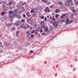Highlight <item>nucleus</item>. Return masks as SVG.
<instances>
[{"label":"nucleus","instance_id":"nucleus-1","mask_svg":"<svg viewBox=\"0 0 78 78\" xmlns=\"http://www.w3.org/2000/svg\"><path fill=\"white\" fill-rule=\"evenodd\" d=\"M8 13L9 14V17L12 19L13 18L15 17L16 16H17V13L16 12H15L13 13V12L12 11H9L8 12Z\"/></svg>","mask_w":78,"mask_h":78},{"label":"nucleus","instance_id":"nucleus-2","mask_svg":"<svg viewBox=\"0 0 78 78\" xmlns=\"http://www.w3.org/2000/svg\"><path fill=\"white\" fill-rule=\"evenodd\" d=\"M67 2H68V3H69L70 5H73V2L72 0H68L67 1Z\"/></svg>","mask_w":78,"mask_h":78},{"label":"nucleus","instance_id":"nucleus-3","mask_svg":"<svg viewBox=\"0 0 78 78\" xmlns=\"http://www.w3.org/2000/svg\"><path fill=\"white\" fill-rule=\"evenodd\" d=\"M50 9H48V7H46L45 9V12H46V11H47L48 12H50Z\"/></svg>","mask_w":78,"mask_h":78},{"label":"nucleus","instance_id":"nucleus-4","mask_svg":"<svg viewBox=\"0 0 78 78\" xmlns=\"http://www.w3.org/2000/svg\"><path fill=\"white\" fill-rule=\"evenodd\" d=\"M12 23H7L5 26L6 27H9V26H12Z\"/></svg>","mask_w":78,"mask_h":78},{"label":"nucleus","instance_id":"nucleus-5","mask_svg":"<svg viewBox=\"0 0 78 78\" xmlns=\"http://www.w3.org/2000/svg\"><path fill=\"white\" fill-rule=\"evenodd\" d=\"M66 23L67 25H69V19L67 18L66 19Z\"/></svg>","mask_w":78,"mask_h":78},{"label":"nucleus","instance_id":"nucleus-6","mask_svg":"<svg viewBox=\"0 0 78 78\" xmlns=\"http://www.w3.org/2000/svg\"><path fill=\"white\" fill-rule=\"evenodd\" d=\"M44 23H45V22L43 21H42L40 23V24L41 26H44Z\"/></svg>","mask_w":78,"mask_h":78},{"label":"nucleus","instance_id":"nucleus-7","mask_svg":"<svg viewBox=\"0 0 78 78\" xmlns=\"http://www.w3.org/2000/svg\"><path fill=\"white\" fill-rule=\"evenodd\" d=\"M44 31L45 32H47V31H48V27H44Z\"/></svg>","mask_w":78,"mask_h":78},{"label":"nucleus","instance_id":"nucleus-8","mask_svg":"<svg viewBox=\"0 0 78 78\" xmlns=\"http://www.w3.org/2000/svg\"><path fill=\"white\" fill-rule=\"evenodd\" d=\"M13 24L16 26H19V24L18 22H16L15 23H14Z\"/></svg>","mask_w":78,"mask_h":78},{"label":"nucleus","instance_id":"nucleus-9","mask_svg":"<svg viewBox=\"0 0 78 78\" xmlns=\"http://www.w3.org/2000/svg\"><path fill=\"white\" fill-rule=\"evenodd\" d=\"M26 15L27 16V17H30V12H27L26 13Z\"/></svg>","mask_w":78,"mask_h":78},{"label":"nucleus","instance_id":"nucleus-10","mask_svg":"<svg viewBox=\"0 0 78 78\" xmlns=\"http://www.w3.org/2000/svg\"><path fill=\"white\" fill-rule=\"evenodd\" d=\"M63 16H64V17H66V14H63L62 16H61L60 18L61 19H62Z\"/></svg>","mask_w":78,"mask_h":78},{"label":"nucleus","instance_id":"nucleus-11","mask_svg":"<svg viewBox=\"0 0 78 78\" xmlns=\"http://www.w3.org/2000/svg\"><path fill=\"white\" fill-rule=\"evenodd\" d=\"M30 19H29V18L27 19V23H30Z\"/></svg>","mask_w":78,"mask_h":78},{"label":"nucleus","instance_id":"nucleus-12","mask_svg":"<svg viewBox=\"0 0 78 78\" xmlns=\"http://www.w3.org/2000/svg\"><path fill=\"white\" fill-rule=\"evenodd\" d=\"M5 14V12H2L1 13V15H2V16H4Z\"/></svg>","mask_w":78,"mask_h":78},{"label":"nucleus","instance_id":"nucleus-13","mask_svg":"<svg viewBox=\"0 0 78 78\" xmlns=\"http://www.w3.org/2000/svg\"><path fill=\"white\" fill-rule=\"evenodd\" d=\"M42 2L43 3H47L46 0H42Z\"/></svg>","mask_w":78,"mask_h":78},{"label":"nucleus","instance_id":"nucleus-14","mask_svg":"<svg viewBox=\"0 0 78 78\" xmlns=\"http://www.w3.org/2000/svg\"><path fill=\"white\" fill-rule=\"evenodd\" d=\"M72 22H73V20H70V21L69 22V24H70V23H71Z\"/></svg>","mask_w":78,"mask_h":78},{"label":"nucleus","instance_id":"nucleus-15","mask_svg":"<svg viewBox=\"0 0 78 78\" xmlns=\"http://www.w3.org/2000/svg\"><path fill=\"white\" fill-rule=\"evenodd\" d=\"M16 30V28L14 27H13L12 29V31H13V30Z\"/></svg>","mask_w":78,"mask_h":78},{"label":"nucleus","instance_id":"nucleus-16","mask_svg":"<svg viewBox=\"0 0 78 78\" xmlns=\"http://www.w3.org/2000/svg\"><path fill=\"white\" fill-rule=\"evenodd\" d=\"M21 22H23V23L25 22L24 21V19H21Z\"/></svg>","mask_w":78,"mask_h":78},{"label":"nucleus","instance_id":"nucleus-17","mask_svg":"<svg viewBox=\"0 0 78 78\" xmlns=\"http://www.w3.org/2000/svg\"><path fill=\"white\" fill-rule=\"evenodd\" d=\"M62 2H59L58 3V4H59V5H62Z\"/></svg>","mask_w":78,"mask_h":78},{"label":"nucleus","instance_id":"nucleus-18","mask_svg":"<svg viewBox=\"0 0 78 78\" xmlns=\"http://www.w3.org/2000/svg\"><path fill=\"white\" fill-rule=\"evenodd\" d=\"M58 9H57L55 11V12L56 13H57L58 12H59V10H58V11H58Z\"/></svg>","mask_w":78,"mask_h":78},{"label":"nucleus","instance_id":"nucleus-19","mask_svg":"<svg viewBox=\"0 0 78 78\" xmlns=\"http://www.w3.org/2000/svg\"><path fill=\"white\" fill-rule=\"evenodd\" d=\"M31 13H32V12H34V11L32 9L30 11Z\"/></svg>","mask_w":78,"mask_h":78},{"label":"nucleus","instance_id":"nucleus-20","mask_svg":"<svg viewBox=\"0 0 78 78\" xmlns=\"http://www.w3.org/2000/svg\"><path fill=\"white\" fill-rule=\"evenodd\" d=\"M30 33V31H27V32L26 33V34L28 35L29 33Z\"/></svg>","mask_w":78,"mask_h":78},{"label":"nucleus","instance_id":"nucleus-21","mask_svg":"<svg viewBox=\"0 0 78 78\" xmlns=\"http://www.w3.org/2000/svg\"><path fill=\"white\" fill-rule=\"evenodd\" d=\"M35 31V30H33L32 32H31V34H33V33H34Z\"/></svg>","mask_w":78,"mask_h":78},{"label":"nucleus","instance_id":"nucleus-22","mask_svg":"<svg viewBox=\"0 0 78 78\" xmlns=\"http://www.w3.org/2000/svg\"><path fill=\"white\" fill-rule=\"evenodd\" d=\"M58 16H59V15L56 14L55 16L56 18H58Z\"/></svg>","mask_w":78,"mask_h":78},{"label":"nucleus","instance_id":"nucleus-23","mask_svg":"<svg viewBox=\"0 0 78 78\" xmlns=\"http://www.w3.org/2000/svg\"><path fill=\"white\" fill-rule=\"evenodd\" d=\"M75 3L76 5H78V1L76 2Z\"/></svg>","mask_w":78,"mask_h":78},{"label":"nucleus","instance_id":"nucleus-24","mask_svg":"<svg viewBox=\"0 0 78 78\" xmlns=\"http://www.w3.org/2000/svg\"><path fill=\"white\" fill-rule=\"evenodd\" d=\"M23 16L24 18H25V17H26V16H25V14H23Z\"/></svg>","mask_w":78,"mask_h":78},{"label":"nucleus","instance_id":"nucleus-25","mask_svg":"<svg viewBox=\"0 0 78 78\" xmlns=\"http://www.w3.org/2000/svg\"><path fill=\"white\" fill-rule=\"evenodd\" d=\"M31 37L32 38H33V37H34V35H32L31 36Z\"/></svg>","mask_w":78,"mask_h":78},{"label":"nucleus","instance_id":"nucleus-26","mask_svg":"<svg viewBox=\"0 0 78 78\" xmlns=\"http://www.w3.org/2000/svg\"><path fill=\"white\" fill-rule=\"evenodd\" d=\"M19 31H18L16 32V36H17L18 35V34H19Z\"/></svg>","mask_w":78,"mask_h":78},{"label":"nucleus","instance_id":"nucleus-27","mask_svg":"<svg viewBox=\"0 0 78 78\" xmlns=\"http://www.w3.org/2000/svg\"><path fill=\"white\" fill-rule=\"evenodd\" d=\"M53 8V5H51L50 7V8Z\"/></svg>","mask_w":78,"mask_h":78},{"label":"nucleus","instance_id":"nucleus-28","mask_svg":"<svg viewBox=\"0 0 78 78\" xmlns=\"http://www.w3.org/2000/svg\"><path fill=\"white\" fill-rule=\"evenodd\" d=\"M2 8H4L5 6V5L4 4L2 5Z\"/></svg>","mask_w":78,"mask_h":78},{"label":"nucleus","instance_id":"nucleus-29","mask_svg":"<svg viewBox=\"0 0 78 78\" xmlns=\"http://www.w3.org/2000/svg\"><path fill=\"white\" fill-rule=\"evenodd\" d=\"M34 52L33 51H30V53H33V52Z\"/></svg>","mask_w":78,"mask_h":78},{"label":"nucleus","instance_id":"nucleus-30","mask_svg":"<svg viewBox=\"0 0 78 78\" xmlns=\"http://www.w3.org/2000/svg\"><path fill=\"white\" fill-rule=\"evenodd\" d=\"M51 4V2H48V4H47V5H50Z\"/></svg>","mask_w":78,"mask_h":78},{"label":"nucleus","instance_id":"nucleus-31","mask_svg":"<svg viewBox=\"0 0 78 78\" xmlns=\"http://www.w3.org/2000/svg\"><path fill=\"white\" fill-rule=\"evenodd\" d=\"M41 35H45V33H43L41 34Z\"/></svg>","mask_w":78,"mask_h":78},{"label":"nucleus","instance_id":"nucleus-32","mask_svg":"<svg viewBox=\"0 0 78 78\" xmlns=\"http://www.w3.org/2000/svg\"><path fill=\"white\" fill-rule=\"evenodd\" d=\"M20 27L21 28H23V27H24V26H22V25H21V26H20Z\"/></svg>","mask_w":78,"mask_h":78},{"label":"nucleus","instance_id":"nucleus-33","mask_svg":"<svg viewBox=\"0 0 78 78\" xmlns=\"http://www.w3.org/2000/svg\"><path fill=\"white\" fill-rule=\"evenodd\" d=\"M2 3H3V4L5 3V1H2Z\"/></svg>","mask_w":78,"mask_h":78},{"label":"nucleus","instance_id":"nucleus-34","mask_svg":"<svg viewBox=\"0 0 78 78\" xmlns=\"http://www.w3.org/2000/svg\"><path fill=\"white\" fill-rule=\"evenodd\" d=\"M12 3V2H9V5H11Z\"/></svg>","mask_w":78,"mask_h":78},{"label":"nucleus","instance_id":"nucleus-35","mask_svg":"<svg viewBox=\"0 0 78 78\" xmlns=\"http://www.w3.org/2000/svg\"><path fill=\"white\" fill-rule=\"evenodd\" d=\"M44 20L45 21H47V17H45L44 18Z\"/></svg>","mask_w":78,"mask_h":78},{"label":"nucleus","instance_id":"nucleus-36","mask_svg":"<svg viewBox=\"0 0 78 78\" xmlns=\"http://www.w3.org/2000/svg\"><path fill=\"white\" fill-rule=\"evenodd\" d=\"M72 11H73V12H75V10L73 9L72 10Z\"/></svg>","mask_w":78,"mask_h":78},{"label":"nucleus","instance_id":"nucleus-37","mask_svg":"<svg viewBox=\"0 0 78 78\" xmlns=\"http://www.w3.org/2000/svg\"><path fill=\"white\" fill-rule=\"evenodd\" d=\"M44 16H41V19H44Z\"/></svg>","mask_w":78,"mask_h":78},{"label":"nucleus","instance_id":"nucleus-38","mask_svg":"<svg viewBox=\"0 0 78 78\" xmlns=\"http://www.w3.org/2000/svg\"><path fill=\"white\" fill-rule=\"evenodd\" d=\"M43 31L42 30H41V31H40V32L41 33V32H42Z\"/></svg>","mask_w":78,"mask_h":78},{"label":"nucleus","instance_id":"nucleus-39","mask_svg":"<svg viewBox=\"0 0 78 78\" xmlns=\"http://www.w3.org/2000/svg\"><path fill=\"white\" fill-rule=\"evenodd\" d=\"M53 26H55V23H53Z\"/></svg>","mask_w":78,"mask_h":78},{"label":"nucleus","instance_id":"nucleus-40","mask_svg":"<svg viewBox=\"0 0 78 78\" xmlns=\"http://www.w3.org/2000/svg\"><path fill=\"white\" fill-rule=\"evenodd\" d=\"M32 27H30V30H32Z\"/></svg>","mask_w":78,"mask_h":78},{"label":"nucleus","instance_id":"nucleus-41","mask_svg":"<svg viewBox=\"0 0 78 78\" xmlns=\"http://www.w3.org/2000/svg\"><path fill=\"white\" fill-rule=\"evenodd\" d=\"M55 27H57L58 26V24H57L56 25H55Z\"/></svg>","mask_w":78,"mask_h":78},{"label":"nucleus","instance_id":"nucleus-42","mask_svg":"<svg viewBox=\"0 0 78 78\" xmlns=\"http://www.w3.org/2000/svg\"><path fill=\"white\" fill-rule=\"evenodd\" d=\"M72 17H73V13H72V15H71Z\"/></svg>","mask_w":78,"mask_h":78},{"label":"nucleus","instance_id":"nucleus-43","mask_svg":"<svg viewBox=\"0 0 78 78\" xmlns=\"http://www.w3.org/2000/svg\"><path fill=\"white\" fill-rule=\"evenodd\" d=\"M24 4H25V5H27V3H26V2H24Z\"/></svg>","mask_w":78,"mask_h":78},{"label":"nucleus","instance_id":"nucleus-44","mask_svg":"<svg viewBox=\"0 0 78 78\" xmlns=\"http://www.w3.org/2000/svg\"><path fill=\"white\" fill-rule=\"evenodd\" d=\"M62 22H65V20H63Z\"/></svg>","mask_w":78,"mask_h":78},{"label":"nucleus","instance_id":"nucleus-45","mask_svg":"<svg viewBox=\"0 0 78 78\" xmlns=\"http://www.w3.org/2000/svg\"><path fill=\"white\" fill-rule=\"evenodd\" d=\"M75 70H76V68H74V69L73 70H74V71H75Z\"/></svg>","mask_w":78,"mask_h":78},{"label":"nucleus","instance_id":"nucleus-46","mask_svg":"<svg viewBox=\"0 0 78 78\" xmlns=\"http://www.w3.org/2000/svg\"><path fill=\"white\" fill-rule=\"evenodd\" d=\"M52 15H55V13H52Z\"/></svg>","mask_w":78,"mask_h":78},{"label":"nucleus","instance_id":"nucleus-47","mask_svg":"<svg viewBox=\"0 0 78 78\" xmlns=\"http://www.w3.org/2000/svg\"><path fill=\"white\" fill-rule=\"evenodd\" d=\"M35 33H36V34H37V31H36V32H35Z\"/></svg>","mask_w":78,"mask_h":78},{"label":"nucleus","instance_id":"nucleus-48","mask_svg":"<svg viewBox=\"0 0 78 78\" xmlns=\"http://www.w3.org/2000/svg\"><path fill=\"white\" fill-rule=\"evenodd\" d=\"M30 23V25H32V23Z\"/></svg>","mask_w":78,"mask_h":78},{"label":"nucleus","instance_id":"nucleus-49","mask_svg":"<svg viewBox=\"0 0 78 78\" xmlns=\"http://www.w3.org/2000/svg\"><path fill=\"white\" fill-rule=\"evenodd\" d=\"M24 28H26V27L25 26L23 27Z\"/></svg>","mask_w":78,"mask_h":78},{"label":"nucleus","instance_id":"nucleus-50","mask_svg":"<svg viewBox=\"0 0 78 78\" xmlns=\"http://www.w3.org/2000/svg\"><path fill=\"white\" fill-rule=\"evenodd\" d=\"M53 20H55V19H53Z\"/></svg>","mask_w":78,"mask_h":78},{"label":"nucleus","instance_id":"nucleus-51","mask_svg":"<svg viewBox=\"0 0 78 78\" xmlns=\"http://www.w3.org/2000/svg\"><path fill=\"white\" fill-rule=\"evenodd\" d=\"M47 17H48V18L49 17V16H47Z\"/></svg>","mask_w":78,"mask_h":78},{"label":"nucleus","instance_id":"nucleus-52","mask_svg":"<svg viewBox=\"0 0 78 78\" xmlns=\"http://www.w3.org/2000/svg\"><path fill=\"white\" fill-rule=\"evenodd\" d=\"M1 47H3V46H2V45H1Z\"/></svg>","mask_w":78,"mask_h":78},{"label":"nucleus","instance_id":"nucleus-53","mask_svg":"<svg viewBox=\"0 0 78 78\" xmlns=\"http://www.w3.org/2000/svg\"><path fill=\"white\" fill-rule=\"evenodd\" d=\"M74 8H75V7H73V9H74Z\"/></svg>","mask_w":78,"mask_h":78},{"label":"nucleus","instance_id":"nucleus-54","mask_svg":"<svg viewBox=\"0 0 78 78\" xmlns=\"http://www.w3.org/2000/svg\"><path fill=\"white\" fill-rule=\"evenodd\" d=\"M27 45H30V44H29L28 43V44H27Z\"/></svg>","mask_w":78,"mask_h":78},{"label":"nucleus","instance_id":"nucleus-55","mask_svg":"<svg viewBox=\"0 0 78 78\" xmlns=\"http://www.w3.org/2000/svg\"><path fill=\"white\" fill-rule=\"evenodd\" d=\"M12 9V7H11L10 8V9Z\"/></svg>","mask_w":78,"mask_h":78},{"label":"nucleus","instance_id":"nucleus-56","mask_svg":"<svg viewBox=\"0 0 78 78\" xmlns=\"http://www.w3.org/2000/svg\"><path fill=\"white\" fill-rule=\"evenodd\" d=\"M27 37H28V35L27 34Z\"/></svg>","mask_w":78,"mask_h":78},{"label":"nucleus","instance_id":"nucleus-57","mask_svg":"<svg viewBox=\"0 0 78 78\" xmlns=\"http://www.w3.org/2000/svg\"><path fill=\"white\" fill-rule=\"evenodd\" d=\"M63 5H62L61 6V7H63Z\"/></svg>","mask_w":78,"mask_h":78},{"label":"nucleus","instance_id":"nucleus-58","mask_svg":"<svg viewBox=\"0 0 78 78\" xmlns=\"http://www.w3.org/2000/svg\"><path fill=\"white\" fill-rule=\"evenodd\" d=\"M27 27H30V26H29V25H28Z\"/></svg>","mask_w":78,"mask_h":78},{"label":"nucleus","instance_id":"nucleus-59","mask_svg":"<svg viewBox=\"0 0 78 78\" xmlns=\"http://www.w3.org/2000/svg\"><path fill=\"white\" fill-rule=\"evenodd\" d=\"M0 44H2V43L0 42Z\"/></svg>","mask_w":78,"mask_h":78},{"label":"nucleus","instance_id":"nucleus-60","mask_svg":"<svg viewBox=\"0 0 78 78\" xmlns=\"http://www.w3.org/2000/svg\"><path fill=\"white\" fill-rule=\"evenodd\" d=\"M37 0V1H38V2H39V1H40V0Z\"/></svg>","mask_w":78,"mask_h":78},{"label":"nucleus","instance_id":"nucleus-61","mask_svg":"<svg viewBox=\"0 0 78 78\" xmlns=\"http://www.w3.org/2000/svg\"><path fill=\"white\" fill-rule=\"evenodd\" d=\"M75 60V61H77V59H76Z\"/></svg>","mask_w":78,"mask_h":78},{"label":"nucleus","instance_id":"nucleus-62","mask_svg":"<svg viewBox=\"0 0 78 78\" xmlns=\"http://www.w3.org/2000/svg\"><path fill=\"white\" fill-rule=\"evenodd\" d=\"M31 35V34H28V35Z\"/></svg>","mask_w":78,"mask_h":78},{"label":"nucleus","instance_id":"nucleus-63","mask_svg":"<svg viewBox=\"0 0 78 78\" xmlns=\"http://www.w3.org/2000/svg\"><path fill=\"white\" fill-rule=\"evenodd\" d=\"M11 22H12V20H11Z\"/></svg>","mask_w":78,"mask_h":78},{"label":"nucleus","instance_id":"nucleus-64","mask_svg":"<svg viewBox=\"0 0 78 78\" xmlns=\"http://www.w3.org/2000/svg\"><path fill=\"white\" fill-rule=\"evenodd\" d=\"M23 5V3H22V5Z\"/></svg>","mask_w":78,"mask_h":78}]
</instances>
